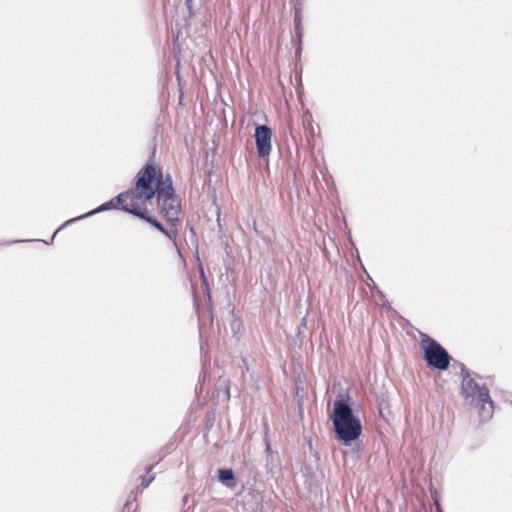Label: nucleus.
Listing matches in <instances>:
<instances>
[{"mask_svg": "<svg viewBox=\"0 0 512 512\" xmlns=\"http://www.w3.org/2000/svg\"><path fill=\"white\" fill-rule=\"evenodd\" d=\"M143 179L144 183L152 189V200L156 197L161 215L171 227H176L179 224L181 202L175 194L171 176L164 175L162 169L155 163H147L141 168L135 177L134 186L119 195L133 201L135 197L143 196L142 188L139 187Z\"/></svg>", "mask_w": 512, "mask_h": 512, "instance_id": "obj_1", "label": "nucleus"}, {"mask_svg": "<svg viewBox=\"0 0 512 512\" xmlns=\"http://www.w3.org/2000/svg\"><path fill=\"white\" fill-rule=\"evenodd\" d=\"M139 187L142 188L143 196L139 195L138 197H135V201H133V199H126L125 197L118 195L111 199L109 202L104 203L98 210L103 211L120 207L122 210L147 221L155 228H157L161 233L166 235L169 239H174L177 236V230H166L157 219L150 216L149 214L148 207L152 205V189L144 183V179L141 180Z\"/></svg>", "mask_w": 512, "mask_h": 512, "instance_id": "obj_2", "label": "nucleus"}, {"mask_svg": "<svg viewBox=\"0 0 512 512\" xmlns=\"http://www.w3.org/2000/svg\"><path fill=\"white\" fill-rule=\"evenodd\" d=\"M331 419L337 438L344 444H351L361 435L360 420L353 414L351 407L344 400L334 402Z\"/></svg>", "mask_w": 512, "mask_h": 512, "instance_id": "obj_3", "label": "nucleus"}, {"mask_svg": "<svg viewBox=\"0 0 512 512\" xmlns=\"http://www.w3.org/2000/svg\"><path fill=\"white\" fill-rule=\"evenodd\" d=\"M419 347L427 365L438 370H447L451 357L446 349L426 333H420Z\"/></svg>", "mask_w": 512, "mask_h": 512, "instance_id": "obj_4", "label": "nucleus"}, {"mask_svg": "<svg viewBox=\"0 0 512 512\" xmlns=\"http://www.w3.org/2000/svg\"><path fill=\"white\" fill-rule=\"evenodd\" d=\"M462 392L465 397H472L476 399L475 405L479 410L478 414L480 418L487 420L492 417L494 405L488 389L486 387L479 386L469 374H466L463 377Z\"/></svg>", "mask_w": 512, "mask_h": 512, "instance_id": "obj_5", "label": "nucleus"}, {"mask_svg": "<svg viewBox=\"0 0 512 512\" xmlns=\"http://www.w3.org/2000/svg\"><path fill=\"white\" fill-rule=\"evenodd\" d=\"M255 142L258 156L266 158L272 150V130L267 125H258L255 128Z\"/></svg>", "mask_w": 512, "mask_h": 512, "instance_id": "obj_6", "label": "nucleus"}, {"mask_svg": "<svg viewBox=\"0 0 512 512\" xmlns=\"http://www.w3.org/2000/svg\"><path fill=\"white\" fill-rule=\"evenodd\" d=\"M219 480L223 483H226L228 486H233L234 483L228 484V481H234V474L231 469H222L219 470Z\"/></svg>", "mask_w": 512, "mask_h": 512, "instance_id": "obj_7", "label": "nucleus"}, {"mask_svg": "<svg viewBox=\"0 0 512 512\" xmlns=\"http://www.w3.org/2000/svg\"><path fill=\"white\" fill-rule=\"evenodd\" d=\"M154 480V475L142 476L141 477V486L146 488L150 485V483Z\"/></svg>", "mask_w": 512, "mask_h": 512, "instance_id": "obj_8", "label": "nucleus"}]
</instances>
